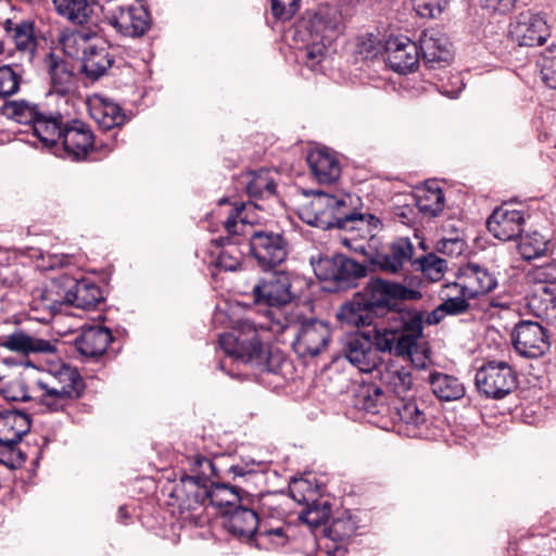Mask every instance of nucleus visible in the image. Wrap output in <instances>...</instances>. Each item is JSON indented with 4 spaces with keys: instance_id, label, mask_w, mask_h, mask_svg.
Returning a JSON list of instances; mask_svg holds the SVG:
<instances>
[{
    "instance_id": "obj_46",
    "label": "nucleus",
    "mask_w": 556,
    "mask_h": 556,
    "mask_svg": "<svg viewBox=\"0 0 556 556\" xmlns=\"http://www.w3.org/2000/svg\"><path fill=\"white\" fill-rule=\"evenodd\" d=\"M2 114L8 118L14 119L15 122L33 127L38 116H40V110L37 104L30 103L25 100L21 101H7L2 105Z\"/></svg>"
},
{
    "instance_id": "obj_49",
    "label": "nucleus",
    "mask_w": 556,
    "mask_h": 556,
    "mask_svg": "<svg viewBox=\"0 0 556 556\" xmlns=\"http://www.w3.org/2000/svg\"><path fill=\"white\" fill-rule=\"evenodd\" d=\"M309 40L311 41L300 50V58L308 68L315 71L325 59L330 42L316 39L315 37H309Z\"/></svg>"
},
{
    "instance_id": "obj_37",
    "label": "nucleus",
    "mask_w": 556,
    "mask_h": 556,
    "mask_svg": "<svg viewBox=\"0 0 556 556\" xmlns=\"http://www.w3.org/2000/svg\"><path fill=\"white\" fill-rule=\"evenodd\" d=\"M418 211L427 217L439 216L445 207V198L442 189L435 182L418 188L414 193Z\"/></svg>"
},
{
    "instance_id": "obj_64",
    "label": "nucleus",
    "mask_w": 556,
    "mask_h": 556,
    "mask_svg": "<svg viewBox=\"0 0 556 556\" xmlns=\"http://www.w3.org/2000/svg\"><path fill=\"white\" fill-rule=\"evenodd\" d=\"M417 214L412 205H399L393 210V219L406 225L412 226L416 223Z\"/></svg>"
},
{
    "instance_id": "obj_38",
    "label": "nucleus",
    "mask_w": 556,
    "mask_h": 556,
    "mask_svg": "<svg viewBox=\"0 0 556 556\" xmlns=\"http://www.w3.org/2000/svg\"><path fill=\"white\" fill-rule=\"evenodd\" d=\"M353 406L358 410L377 415L384 409L386 395L375 383H362L355 389Z\"/></svg>"
},
{
    "instance_id": "obj_62",
    "label": "nucleus",
    "mask_w": 556,
    "mask_h": 556,
    "mask_svg": "<svg viewBox=\"0 0 556 556\" xmlns=\"http://www.w3.org/2000/svg\"><path fill=\"white\" fill-rule=\"evenodd\" d=\"M380 41L375 35L368 34L359 38L357 53L364 59H372L380 53Z\"/></svg>"
},
{
    "instance_id": "obj_34",
    "label": "nucleus",
    "mask_w": 556,
    "mask_h": 556,
    "mask_svg": "<svg viewBox=\"0 0 556 556\" xmlns=\"http://www.w3.org/2000/svg\"><path fill=\"white\" fill-rule=\"evenodd\" d=\"M376 371L380 382L401 399L413 386L410 371L397 364L380 363Z\"/></svg>"
},
{
    "instance_id": "obj_7",
    "label": "nucleus",
    "mask_w": 556,
    "mask_h": 556,
    "mask_svg": "<svg viewBox=\"0 0 556 556\" xmlns=\"http://www.w3.org/2000/svg\"><path fill=\"white\" fill-rule=\"evenodd\" d=\"M475 383L480 394L500 400L517 388L518 378L508 363L490 361L477 370Z\"/></svg>"
},
{
    "instance_id": "obj_29",
    "label": "nucleus",
    "mask_w": 556,
    "mask_h": 556,
    "mask_svg": "<svg viewBox=\"0 0 556 556\" xmlns=\"http://www.w3.org/2000/svg\"><path fill=\"white\" fill-rule=\"evenodd\" d=\"M89 114L104 130L118 128L126 121L123 109L114 101L103 97H94L90 100Z\"/></svg>"
},
{
    "instance_id": "obj_15",
    "label": "nucleus",
    "mask_w": 556,
    "mask_h": 556,
    "mask_svg": "<svg viewBox=\"0 0 556 556\" xmlns=\"http://www.w3.org/2000/svg\"><path fill=\"white\" fill-rule=\"evenodd\" d=\"M208 495V484L202 482L199 476H182L172 491L180 511L190 513V518L199 516L195 511L207 505Z\"/></svg>"
},
{
    "instance_id": "obj_27",
    "label": "nucleus",
    "mask_w": 556,
    "mask_h": 556,
    "mask_svg": "<svg viewBox=\"0 0 556 556\" xmlns=\"http://www.w3.org/2000/svg\"><path fill=\"white\" fill-rule=\"evenodd\" d=\"M113 336L111 331L102 326H90L81 329L75 339V346L78 353L87 359H97L102 356Z\"/></svg>"
},
{
    "instance_id": "obj_63",
    "label": "nucleus",
    "mask_w": 556,
    "mask_h": 556,
    "mask_svg": "<svg viewBox=\"0 0 556 556\" xmlns=\"http://www.w3.org/2000/svg\"><path fill=\"white\" fill-rule=\"evenodd\" d=\"M517 0H479L480 5L493 13H509L516 4Z\"/></svg>"
},
{
    "instance_id": "obj_59",
    "label": "nucleus",
    "mask_w": 556,
    "mask_h": 556,
    "mask_svg": "<svg viewBox=\"0 0 556 556\" xmlns=\"http://www.w3.org/2000/svg\"><path fill=\"white\" fill-rule=\"evenodd\" d=\"M301 0H271V13L276 20L289 21L300 9Z\"/></svg>"
},
{
    "instance_id": "obj_45",
    "label": "nucleus",
    "mask_w": 556,
    "mask_h": 556,
    "mask_svg": "<svg viewBox=\"0 0 556 556\" xmlns=\"http://www.w3.org/2000/svg\"><path fill=\"white\" fill-rule=\"evenodd\" d=\"M333 228L348 231L362 230L365 224V216L353 210L345 198H338V203L333 208Z\"/></svg>"
},
{
    "instance_id": "obj_6",
    "label": "nucleus",
    "mask_w": 556,
    "mask_h": 556,
    "mask_svg": "<svg viewBox=\"0 0 556 556\" xmlns=\"http://www.w3.org/2000/svg\"><path fill=\"white\" fill-rule=\"evenodd\" d=\"M312 265L319 280L333 282L338 290L354 287L366 275L364 265L343 254L320 256Z\"/></svg>"
},
{
    "instance_id": "obj_13",
    "label": "nucleus",
    "mask_w": 556,
    "mask_h": 556,
    "mask_svg": "<svg viewBox=\"0 0 556 556\" xmlns=\"http://www.w3.org/2000/svg\"><path fill=\"white\" fill-rule=\"evenodd\" d=\"M509 33L513 40L523 47L542 46L551 35L545 17L531 11L519 13L510 23Z\"/></svg>"
},
{
    "instance_id": "obj_40",
    "label": "nucleus",
    "mask_w": 556,
    "mask_h": 556,
    "mask_svg": "<svg viewBox=\"0 0 556 556\" xmlns=\"http://www.w3.org/2000/svg\"><path fill=\"white\" fill-rule=\"evenodd\" d=\"M429 383L433 394L441 401H456L465 395V387L456 377L434 372L430 375Z\"/></svg>"
},
{
    "instance_id": "obj_3",
    "label": "nucleus",
    "mask_w": 556,
    "mask_h": 556,
    "mask_svg": "<svg viewBox=\"0 0 556 556\" xmlns=\"http://www.w3.org/2000/svg\"><path fill=\"white\" fill-rule=\"evenodd\" d=\"M36 384L42 391L40 403L50 412L64 410L85 391V381L78 369L65 363L51 365Z\"/></svg>"
},
{
    "instance_id": "obj_8",
    "label": "nucleus",
    "mask_w": 556,
    "mask_h": 556,
    "mask_svg": "<svg viewBox=\"0 0 556 556\" xmlns=\"http://www.w3.org/2000/svg\"><path fill=\"white\" fill-rule=\"evenodd\" d=\"M249 244L251 255L263 270L276 268L289 254V242L280 231L254 230L250 235Z\"/></svg>"
},
{
    "instance_id": "obj_51",
    "label": "nucleus",
    "mask_w": 556,
    "mask_h": 556,
    "mask_svg": "<svg viewBox=\"0 0 556 556\" xmlns=\"http://www.w3.org/2000/svg\"><path fill=\"white\" fill-rule=\"evenodd\" d=\"M288 542V535L285 527L266 528L264 525L260 527L256 536V544L264 548L285 546Z\"/></svg>"
},
{
    "instance_id": "obj_17",
    "label": "nucleus",
    "mask_w": 556,
    "mask_h": 556,
    "mask_svg": "<svg viewBox=\"0 0 556 556\" xmlns=\"http://www.w3.org/2000/svg\"><path fill=\"white\" fill-rule=\"evenodd\" d=\"M430 421L414 400H400L395 406L394 427L407 438H428Z\"/></svg>"
},
{
    "instance_id": "obj_55",
    "label": "nucleus",
    "mask_w": 556,
    "mask_h": 556,
    "mask_svg": "<svg viewBox=\"0 0 556 556\" xmlns=\"http://www.w3.org/2000/svg\"><path fill=\"white\" fill-rule=\"evenodd\" d=\"M541 75L547 87L556 89V46L549 47L542 55Z\"/></svg>"
},
{
    "instance_id": "obj_43",
    "label": "nucleus",
    "mask_w": 556,
    "mask_h": 556,
    "mask_svg": "<svg viewBox=\"0 0 556 556\" xmlns=\"http://www.w3.org/2000/svg\"><path fill=\"white\" fill-rule=\"evenodd\" d=\"M240 491L239 488L226 482H211L207 505L230 510V507L237 506L241 502Z\"/></svg>"
},
{
    "instance_id": "obj_20",
    "label": "nucleus",
    "mask_w": 556,
    "mask_h": 556,
    "mask_svg": "<svg viewBox=\"0 0 556 556\" xmlns=\"http://www.w3.org/2000/svg\"><path fill=\"white\" fill-rule=\"evenodd\" d=\"M29 415L18 410H0V447L9 452V457L16 458V450L22 438L30 430Z\"/></svg>"
},
{
    "instance_id": "obj_12",
    "label": "nucleus",
    "mask_w": 556,
    "mask_h": 556,
    "mask_svg": "<svg viewBox=\"0 0 556 556\" xmlns=\"http://www.w3.org/2000/svg\"><path fill=\"white\" fill-rule=\"evenodd\" d=\"M414 245L409 238L397 237L369 256V262L388 274H400L413 260Z\"/></svg>"
},
{
    "instance_id": "obj_60",
    "label": "nucleus",
    "mask_w": 556,
    "mask_h": 556,
    "mask_svg": "<svg viewBox=\"0 0 556 556\" xmlns=\"http://www.w3.org/2000/svg\"><path fill=\"white\" fill-rule=\"evenodd\" d=\"M414 10L421 17H435L441 14L447 0H412Z\"/></svg>"
},
{
    "instance_id": "obj_48",
    "label": "nucleus",
    "mask_w": 556,
    "mask_h": 556,
    "mask_svg": "<svg viewBox=\"0 0 556 556\" xmlns=\"http://www.w3.org/2000/svg\"><path fill=\"white\" fill-rule=\"evenodd\" d=\"M415 269L420 270L430 281H439L447 268L446 260L434 253H429L413 262Z\"/></svg>"
},
{
    "instance_id": "obj_47",
    "label": "nucleus",
    "mask_w": 556,
    "mask_h": 556,
    "mask_svg": "<svg viewBox=\"0 0 556 556\" xmlns=\"http://www.w3.org/2000/svg\"><path fill=\"white\" fill-rule=\"evenodd\" d=\"M548 247V240L538 231L520 236L518 251L522 258L530 261L543 256Z\"/></svg>"
},
{
    "instance_id": "obj_39",
    "label": "nucleus",
    "mask_w": 556,
    "mask_h": 556,
    "mask_svg": "<svg viewBox=\"0 0 556 556\" xmlns=\"http://www.w3.org/2000/svg\"><path fill=\"white\" fill-rule=\"evenodd\" d=\"M528 307L536 317L556 321V287H536L528 298Z\"/></svg>"
},
{
    "instance_id": "obj_30",
    "label": "nucleus",
    "mask_w": 556,
    "mask_h": 556,
    "mask_svg": "<svg viewBox=\"0 0 556 556\" xmlns=\"http://www.w3.org/2000/svg\"><path fill=\"white\" fill-rule=\"evenodd\" d=\"M113 63L114 58L105 46L89 45L83 48L81 71L88 78L99 79Z\"/></svg>"
},
{
    "instance_id": "obj_22",
    "label": "nucleus",
    "mask_w": 556,
    "mask_h": 556,
    "mask_svg": "<svg viewBox=\"0 0 556 556\" xmlns=\"http://www.w3.org/2000/svg\"><path fill=\"white\" fill-rule=\"evenodd\" d=\"M337 203V197L317 191L311 201L301 207L300 217L304 223L314 227L333 228V208Z\"/></svg>"
},
{
    "instance_id": "obj_32",
    "label": "nucleus",
    "mask_w": 556,
    "mask_h": 556,
    "mask_svg": "<svg viewBox=\"0 0 556 556\" xmlns=\"http://www.w3.org/2000/svg\"><path fill=\"white\" fill-rule=\"evenodd\" d=\"M341 16L336 10L319 9L309 20L306 26L309 37L331 42L339 31Z\"/></svg>"
},
{
    "instance_id": "obj_41",
    "label": "nucleus",
    "mask_w": 556,
    "mask_h": 556,
    "mask_svg": "<svg viewBox=\"0 0 556 556\" xmlns=\"http://www.w3.org/2000/svg\"><path fill=\"white\" fill-rule=\"evenodd\" d=\"M245 184L247 192L252 199H266L276 193L275 180L267 169L248 173Z\"/></svg>"
},
{
    "instance_id": "obj_33",
    "label": "nucleus",
    "mask_w": 556,
    "mask_h": 556,
    "mask_svg": "<svg viewBox=\"0 0 556 556\" xmlns=\"http://www.w3.org/2000/svg\"><path fill=\"white\" fill-rule=\"evenodd\" d=\"M64 124L61 114L41 111L31 130L45 148L52 149L61 141Z\"/></svg>"
},
{
    "instance_id": "obj_5",
    "label": "nucleus",
    "mask_w": 556,
    "mask_h": 556,
    "mask_svg": "<svg viewBox=\"0 0 556 556\" xmlns=\"http://www.w3.org/2000/svg\"><path fill=\"white\" fill-rule=\"evenodd\" d=\"M379 317L386 318L384 328L400 334L399 344L395 345V355H410L418 338L422 334L421 313L416 309L397 307L394 303Z\"/></svg>"
},
{
    "instance_id": "obj_36",
    "label": "nucleus",
    "mask_w": 556,
    "mask_h": 556,
    "mask_svg": "<svg viewBox=\"0 0 556 556\" xmlns=\"http://www.w3.org/2000/svg\"><path fill=\"white\" fill-rule=\"evenodd\" d=\"M3 28L13 40L18 51L33 53L36 50L37 38L35 35V23L33 21L21 20L14 22L8 18L3 22Z\"/></svg>"
},
{
    "instance_id": "obj_57",
    "label": "nucleus",
    "mask_w": 556,
    "mask_h": 556,
    "mask_svg": "<svg viewBox=\"0 0 556 556\" xmlns=\"http://www.w3.org/2000/svg\"><path fill=\"white\" fill-rule=\"evenodd\" d=\"M468 299V295H464L462 289H459L455 295L446 294L441 306L447 316H458L469 311L470 304Z\"/></svg>"
},
{
    "instance_id": "obj_50",
    "label": "nucleus",
    "mask_w": 556,
    "mask_h": 556,
    "mask_svg": "<svg viewBox=\"0 0 556 556\" xmlns=\"http://www.w3.org/2000/svg\"><path fill=\"white\" fill-rule=\"evenodd\" d=\"M304 501L308 502L306 497ZM331 514V506L328 502H319L312 500L307 503V509L300 515V519L313 528H317L325 523Z\"/></svg>"
},
{
    "instance_id": "obj_54",
    "label": "nucleus",
    "mask_w": 556,
    "mask_h": 556,
    "mask_svg": "<svg viewBox=\"0 0 556 556\" xmlns=\"http://www.w3.org/2000/svg\"><path fill=\"white\" fill-rule=\"evenodd\" d=\"M97 36V30L89 26L86 29L75 30L62 39V47L66 54L75 56L78 53V45H86L91 38Z\"/></svg>"
},
{
    "instance_id": "obj_35",
    "label": "nucleus",
    "mask_w": 556,
    "mask_h": 556,
    "mask_svg": "<svg viewBox=\"0 0 556 556\" xmlns=\"http://www.w3.org/2000/svg\"><path fill=\"white\" fill-rule=\"evenodd\" d=\"M56 13L74 25L88 26L94 18V5L89 0H52Z\"/></svg>"
},
{
    "instance_id": "obj_56",
    "label": "nucleus",
    "mask_w": 556,
    "mask_h": 556,
    "mask_svg": "<svg viewBox=\"0 0 556 556\" xmlns=\"http://www.w3.org/2000/svg\"><path fill=\"white\" fill-rule=\"evenodd\" d=\"M400 334L388 330L384 327L376 328L372 343L377 349L378 355L380 352H393L395 354V345L399 344Z\"/></svg>"
},
{
    "instance_id": "obj_44",
    "label": "nucleus",
    "mask_w": 556,
    "mask_h": 556,
    "mask_svg": "<svg viewBox=\"0 0 556 556\" xmlns=\"http://www.w3.org/2000/svg\"><path fill=\"white\" fill-rule=\"evenodd\" d=\"M51 90L54 93L65 96L76 87L75 75L64 61L52 60L49 67Z\"/></svg>"
},
{
    "instance_id": "obj_53",
    "label": "nucleus",
    "mask_w": 556,
    "mask_h": 556,
    "mask_svg": "<svg viewBox=\"0 0 556 556\" xmlns=\"http://www.w3.org/2000/svg\"><path fill=\"white\" fill-rule=\"evenodd\" d=\"M356 527L350 518H337L325 529L326 535L334 542H344L355 533Z\"/></svg>"
},
{
    "instance_id": "obj_31",
    "label": "nucleus",
    "mask_w": 556,
    "mask_h": 556,
    "mask_svg": "<svg viewBox=\"0 0 556 556\" xmlns=\"http://www.w3.org/2000/svg\"><path fill=\"white\" fill-rule=\"evenodd\" d=\"M307 163L312 174L320 184H331L340 177V163L334 154L327 150L311 151Z\"/></svg>"
},
{
    "instance_id": "obj_58",
    "label": "nucleus",
    "mask_w": 556,
    "mask_h": 556,
    "mask_svg": "<svg viewBox=\"0 0 556 556\" xmlns=\"http://www.w3.org/2000/svg\"><path fill=\"white\" fill-rule=\"evenodd\" d=\"M536 287H556V264L546 263L533 268L529 274Z\"/></svg>"
},
{
    "instance_id": "obj_52",
    "label": "nucleus",
    "mask_w": 556,
    "mask_h": 556,
    "mask_svg": "<svg viewBox=\"0 0 556 556\" xmlns=\"http://www.w3.org/2000/svg\"><path fill=\"white\" fill-rule=\"evenodd\" d=\"M22 76L11 65L0 66V97H10L20 90Z\"/></svg>"
},
{
    "instance_id": "obj_61",
    "label": "nucleus",
    "mask_w": 556,
    "mask_h": 556,
    "mask_svg": "<svg viewBox=\"0 0 556 556\" xmlns=\"http://www.w3.org/2000/svg\"><path fill=\"white\" fill-rule=\"evenodd\" d=\"M3 397L12 402H27L31 399L23 380L11 381L5 388L0 386Z\"/></svg>"
},
{
    "instance_id": "obj_9",
    "label": "nucleus",
    "mask_w": 556,
    "mask_h": 556,
    "mask_svg": "<svg viewBox=\"0 0 556 556\" xmlns=\"http://www.w3.org/2000/svg\"><path fill=\"white\" fill-rule=\"evenodd\" d=\"M290 288V276L286 271H275L253 287L255 302L257 304H266L270 307L266 315L268 321L263 325L266 326L275 323L270 314L273 311L281 309L288 312L295 306L288 305L292 300Z\"/></svg>"
},
{
    "instance_id": "obj_18",
    "label": "nucleus",
    "mask_w": 556,
    "mask_h": 556,
    "mask_svg": "<svg viewBox=\"0 0 556 556\" xmlns=\"http://www.w3.org/2000/svg\"><path fill=\"white\" fill-rule=\"evenodd\" d=\"M525 212L507 204L496 207L486 220L488 230L498 240L511 241L521 236Z\"/></svg>"
},
{
    "instance_id": "obj_4",
    "label": "nucleus",
    "mask_w": 556,
    "mask_h": 556,
    "mask_svg": "<svg viewBox=\"0 0 556 556\" xmlns=\"http://www.w3.org/2000/svg\"><path fill=\"white\" fill-rule=\"evenodd\" d=\"M356 295L365 309L375 317L382 315L396 300H419L421 298V293L417 290L381 278H371Z\"/></svg>"
},
{
    "instance_id": "obj_42",
    "label": "nucleus",
    "mask_w": 556,
    "mask_h": 556,
    "mask_svg": "<svg viewBox=\"0 0 556 556\" xmlns=\"http://www.w3.org/2000/svg\"><path fill=\"white\" fill-rule=\"evenodd\" d=\"M337 317L342 324L357 328L371 325L375 318L370 312L365 309V306H363L362 301L358 300L356 294L350 302L340 307Z\"/></svg>"
},
{
    "instance_id": "obj_16",
    "label": "nucleus",
    "mask_w": 556,
    "mask_h": 556,
    "mask_svg": "<svg viewBox=\"0 0 556 556\" xmlns=\"http://www.w3.org/2000/svg\"><path fill=\"white\" fill-rule=\"evenodd\" d=\"M387 64L395 73L415 72L420 63L418 43L405 36L390 38L386 42Z\"/></svg>"
},
{
    "instance_id": "obj_19",
    "label": "nucleus",
    "mask_w": 556,
    "mask_h": 556,
    "mask_svg": "<svg viewBox=\"0 0 556 556\" xmlns=\"http://www.w3.org/2000/svg\"><path fill=\"white\" fill-rule=\"evenodd\" d=\"M497 280L486 268L468 263L459 268L457 281L453 286H446L447 289H462L464 295L476 298L486 294L495 289Z\"/></svg>"
},
{
    "instance_id": "obj_23",
    "label": "nucleus",
    "mask_w": 556,
    "mask_h": 556,
    "mask_svg": "<svg viewBox=\"0 0 556 556\" xmlns=\"http://www.w3.org/2000/svg\"><path fill=\"white\" fill-rule=\"evenodd\" d=\"M0 346L23 356L56 352L55 344L52 341L36 337L21 329L0 338Z\"/></svg>"
},
{
    "instance_id": "obj_2",
    "label": "nucleus",
    "mask_w": 556,
    "mask_h": 556,
    "mask_svg": "<svg viewBox=\"0 0 556 556\" xmlns=\"http://www.w3.org/2000/svg\"><path fill=\"white\" fill-rule=\"evenodd\" d=\"M251 207H258L253 203L241 201L231 202L228 198L218 201L217 207L210 215V218H217L227 232V237L214 239L217 245L225 247L215 260V266L226 271H235L241 265V254L235 247L240 243V236L245 233L248 224L253 220L249 218L248 211Z\"/></svg>"
},
{
    "instance_id": "obj_26",
    "label": "nucleus",
    "mask_w": 556,
    "mask_h": 556,
    "mask_svg": "<svg viewBox=\"0 0 556 556\" xmlns=\"http://www.w3.org/2000/svg\"><path fill=\"white\" fill-rule=\"evenodd\" d=\"M419 56L429 70L443 68L450 64L453 54L447 39L424 31L418 41Z\"/></svg>"
},
{
    "instance_id": "obj_24",
    "label": "nucleus",
    "mask_w": 556,
    "mask_h": 556,
    "mask_svg": "<svg viewBox=\"0 0 556 556\" xmlns=\"http://www.w3.org/2000/svg\"><path fill=\"white\" fill-rule=\"evenodd\" d=\"M223 460V458L217 459H210L202 455H194L192 458H190V466L192 476H199L201 477V481L207 483L208 479L214 478H227L230 475L236 477H244L249 473L254 472V463L252 464H245V465H231L227 469L222 470L219 467V462Z\"/></svg>"
},
{
    "instance_id": "obj_1",
    "label": "nucleus",
    "mask_w": 556,
    "mask_h": 556,
    "mask_svg": "<svg viewBox=\"0 0 556 556\" xmlns=\"http://www.w3.org/2000/svg\"><path fill=\"white\" fill-rule=\"evenodd\" d=\"M275 323L260 325L249 319L238 321L232 332L219 336V346L225 354L237 362L250 364L260 371L274 372L271 362L276 356L262 343L260 331L283 332L291 330L294 334L293 349L300 357H315L326 351L331 330L327 323L308 316L305 306L295 305L288 312L275 309L271 313Z\"/></svg>"
},
{
    "instance_id": "obj_28",
    "label": "nucleus",
    "mask_w": 556,
    "mask_h": 556,
    "mask_svg": "<svg viewBox=\"0 0 556 556\" xmlns=\"http://www.w3.org/2000/svg\"><path fill=\"white\" fill-rule=\"evenodd\" d=\"M103 299L101 288L89 278L75 280L64 294L67 304L81 309H93Z\"/></svg>"
},
{
    "instance_id": "obj_14",
    "label": "nucleus",
    "mask_w": 556,
    "mask_h": 556,
    "mask_svg": "<svg viewBox=\"0 0 556 556\" xmlns=\"http://www.w3.org/2000/svg\"><path fill=\"white\" fill-rule=\"evenodd\" d=\"M60 142L65 156L73 161L85 160L90 152L98 149L91 127L79 119L65 122Z\"/></svg>"
},
{
    "instance_id": "obj_11",
    "label": "nucleus",
    "mask_w": 556,
    "mask_h": 556,
    "mask_svg": "<svg viewBox=\"0 0 556 556\" xmlns=\"http://www.w3.org/2000/svg\"><path fill=\"white\" fill-rule=\"evenodd\" d=\"M516 352L528 358L543 356L551 348L547 330L536 321L520 320L511 332Z\"/></svg>"
},
{
    "instance_id": "obj_21",
    "label": "nucleus",
    "mask_w": 556,
    "mask_h": 556,
    "mask_svg": "<svg viewBox=\"0 0 556 556\" xmlns=\"http://www.w3.org/2000/svg\"><path fill=\"white\" fill-rule=\"evenodd\" d=\"M346 359L361 371L371 372L381 363V357L374 348L372 340L365 333L351 336L344 344Z\"/></svg>"
},
{
    "instance_id": "obj_10",
    "label": "nucleus",
    "mask_w": 556,
    "mask_h": 556,
    "mask_svg": "<svg viewBox=\"0 0 556 556\" xmlns=\"http://www.w3.org/2000/svg\"><path fill=\"white\" fill-rule=\"evenodd\" d=\"M106 18L117 33L131 38L142 37L152 24L149 11L139 1L115 5L110 9Z\"/></svg>"
},
{
    "instance_id": "obj_25",
    "label": "nucleus",
    "mask_w": 556,
    "mask_h": 556,
    "mask_svg": "<svg viewBox=\"0 0 556 556\" xmlns=\"http://www.w3.org/2000/svg\"><path fill=\"white\" fill-rule=\"evenodd\" d=\"M223 515V526L229 533L241 539L254 538L256 541L257 532L263 523L253 509L237 506L233 510H224Z\"/></svg>"
}]
</instances>
